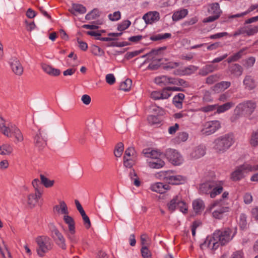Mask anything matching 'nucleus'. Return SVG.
<instances>
[{
	"instance_id": "obj_1",
	"label": "nucleus",
	"mask_w": 258,
	"mask_h": 258,
	"mask_svg": "<svg viewBox=\"0 0 258 258\" xmlns=\"http://www.w3.org/2000/svg\"><path fill=\"white\" fill-rule=\"evenodd\" d=\"M231 230L229 228H224L216 230L212 236L207 237L204 242L201 244L202 249L206 247L215 250L221 245H224L233 238Z\"/></svg>"
},
{
	"instance_id": "obj_2",
	"label": "nucleus",
	"mask_w": 258,
	"mask_h": 258,
	"mask_svg": "<svg viewBox=\"0 0 258 258\" xmlns=\"http://www.w3.org/2000/svg\"><path fill=\"white\" fill-rule=\"evenodd\" d=\"M0 131L7 137H14L16 143L22 142L24 140L22 132L16 125L12 122L6 124L5 120L2 117H0Z\"/></svg>"
},
{
	"instance_id": "obj_3",
	"label": "nucleus",
	"mask_w": 258,
	"mask_h": 258,
	"mask_svg": "<svg viewBox=\"0 0 258 258\" xmlns=\"http://www.w3.org/2000/svg\"><path fill=\"white\" fill-rule=\"evenodd\" d=\"M223 190L222 184L218 181L209 180L201 183L199 191L201 194L210 195L211 198H215Z\"/></svg>"
},
{
	"instance_id": "obj_4",
	"label": "nucleus",
	"mask_w": 258,
	"mask_h": 258,
	"mask_svg": "<svg viewBox=\"0 0 258 258\" xmlns=\"http://www.w3.org/2000/svg\"><path fill=\"white\" fill-rule=\"evenodd\" d=\"M232 134H227L216 138L213 142V149L218 153L226 152L234 143Z\"/></svg>"
},
{
	"instance_id": "obj_5",
	"label": "nucleus",
	"mask_w": 258,
	"mask_h": 258,
	"mask_svg": "<svg viewBox=\"0 0 258 258\" xmlns=\"http://www.w3.org/2000/svg\"><path fill=\"white\" fill-rule=\"evenodd\" d=\"M35 241L37 245L36 252L37 254L40 257L44 256L46 253L48 252L52 248L51 240L48 236H38L36 238Z\"/></svg>"
},
{
	"instance_id": "obj_6",
	"label": "nucleus",
	"mask_w": 258,
	"mask_h": 258,
	"mask_svg": "<svg viewBox=\"0 0 258 258\" xmlns=\"http://www.w3.org/2000/svg\"><path fill=\"white\" fill-rule=\"evenodd\" d=\"M63 220L68 225V229L64 230L68 239L73 243L77 242V239L76 237L75 222L73 217L66 214L63 216Z\"/></svg>"
},
{
	"instance_id": "obj_7",
	"label": "nucleus",
	"mask_w": 258,
	"mask_h": 258,
	"mask_svg": "<svg viewBox=\"0 0 258 258\" xmlns=\"http://www.w3.org/2000/svg\"><path fill=\"white\" fill-rule=\"evenodd\" d=\"M256 107V104L252 101H246L238 104L234 109L235 113L240 116L242 114L251 115Z\"/></svg>"
},
{
	"instance_id": "obj_8",
	"label": "nucleus",
	"mask_w": 258,
	"mask_h": 258,
	"mask_svg": "<svg viewBox=\"0 0 258 258\" xmlns=\"http://www.w3.org/2000/svg\"><path fill=\"white\" fill-rule=\"evenodd\" d=\"M228 207L223 206L221 200L215 201L210 205L208 210L212 211L213 210L212 215L216 219H221L223 214L228 211Z\"/></svg>"
},
{
	"instance_id": "obj_9",
	"label": "nucleus",
	"mask_w": 258,
	"mask_h": 258,
	"mask_svg": "<svg viewBox=\"0 0 258 258\" xmlns=\"http://www.w3.org/2000/svg\"><path fill=\"white\" fill-rule=\"evenodd\" d=\"M47 134L46 130L40 128L33 137L34 145L39 150H43L47 145V141L45 138V135Z\"/></svg>"
},
{
	"instance_id": "obj_10",
	"label": "nucleus",
	"mask_w": 258,
	"mask_h": 258,
	"mask_svg": "<svg viewBox=\"0 0 258 258\" xmlns=\"http://www.w3.org/2000/svg\"><path fill=\"white\" fill-rule=\"evenodd\" d=\"M164 179L166 182L173 185L183 184L186 180L185 177L174 174L172 171H167L165 172Z\"/></svg>"
},
{
	"instance_id": "obj_11",
	"label": "nucleus",
	"mask_w": 258,
	"mask_h": 258,
	"mask_svg": "<svg viewBox=\"0 0 258 258\" xmlns=\"http://www.w3.org/2000/svg\"><path fill=\"white\" fill-rule=\"evenodd\" d=\"M250 172L249 164L244 163L237 167L235 170L231 173V178L233 181H238L245 177V174Z\"/></svg>"
},
{
	"instance_id": "obj_12",
	"label": "nucleus",
	"mask_w": 258,
	"mask_h": 258,
	"mask_svg": "<svg viewBox=\"0 0 258 258\" xmlns=\"http://www.w3.org/2000/svg\"><path fill=\"white\" fill-rule=\"evenodd\" d=\"M165 155L169 161L173 165H179L183 161L182 156L175 150L168 149L165 152Z\"/></svg>"
},
{
	"instance_id": "obj_13",
	"label": "nucleus",
	"mask_w": 258,
	"mask_h": 258,
	"mask_svg": "<svg viewBox=\"0 0 258 258\" xmlns=\"http://www.w3.org/2000/svg\"><path fill=\"white\" fill-rule=\"evenodd\" d=\"M221 127V123L218 120H212L207 122L203 129L204 134L207 135H211L215 133Z\"/></svg>"
},
{
	"instance_id": "obj_14",
	"label": "nucleus",
	"mask_w": 258,
	"mask_h": 258,
	"mask_svg": "<svg viewBox=\"0 0 258 258\" xmlns=\"http://www.w3.org/2000/svg\"><path fill=\"white\" fill-rule=\"evenodd\" d=\"M10 64L13 72L18 76H21L23 73V67L18 58L13 57L10 59Z\"/></svg>"
},
{
	"instance_id": "obj_15",
	"label": "nucleus",
	"mask_w": 258,
	"mask_h": 258,
	"mask_svg": "<svg viewBox=\"0 0 258 258\" xmlns=\"http://www.w3.org/2000/svg\"><path fill=\"white\" fill-rule=\"evenodd\" d=\"M52 237L59 247L62 249H66V239L63 234L56 228H54L52 230Z\"/></svg>"
},
{
	"instance_id": "obj_16",
	"label": "nucleus",
	"mask_w": 258,
	"mask_h": 258,
	"mask_svg": "<svg viewBox=\"0 0 258 258\" xmlns=\"http://www.w3.org/2000/svg\"><path fill=\"white\" fill-rule=\"evenodd\" d=\"M160 14L157 11H150L143 17V19L147 25L156 23L160 20Z\"/></svg>"
},
{
	"instance_id": "obj_17",
	"label": "nucleus",
	"mask_w": 258,
	"mask_h": 258,
	"mask_svg": "<svg viewBox=\"0 0 258 258\" xmlns=\"http://www.w3.org/2000/svg\"><path fill=\"white\" fill-rule=\"evenodd\" d=\"M155 82L161 87L169 84H176L174 81V78L167 77L166 76L156 77L155 79Z\"/></svg>"
},
{
	"instance_id": "obj_18",
	"label": "nucleus",
	"mask_w": 258,
	"mask_h": 258,
	"mask_svg": "<svg viewBox=\"0 0 258 258\" xmlns=\"http://www.w3.org/2000/svg\"><path fill=\"white\" fill-rule=\"evenodd\" d=\"M206 153L205 148L203 146H199L193 149L190 153L191 159H198L203 157Z\"/></svg>"
},
{
	"instance_id": "obj_19",
	"label": "nucleus",
	"mask_w": 258,
	"mask_h": 258,
	"mask_svg": "<svg viewBox=\"0 0 258 258\" xmlns=\"http://www.w3.org/2000/svg\"><path fill=\"white\" fill-rule=\"evenodd\" d=\"M170 186L168 184H165L162 182H157L152 184L150 189L154 191L159 194H163L169 189Z\"/></svg>"
},
{
	"instance_id": "obj_20",
	"label": "nucleus",
	"mask_w": 258,
	"mask_h": 258,
	"mask_svg": "<svg viewBox=\"0 0 258 258\" xmlns=\"http://www.w3.org/2000/svg\"><path fill=\"white\" fill-rule=\"evenodd\" d=\"M181 196L178 195L173 197V198L167 204L168 210L173 212L176 209L178 208L179 202L181 201Z\"/></svg>"
},
{
	"instance_id": "obj_21",
	"label": "nucleus",
	"mask_w": 258,
	"mask_h": 258,
	"mask_svg": "<svg viewBox=\"0 0 258 258\" xmlns=\"http://www.w3.org/2000/svg\"><path fill=\"white\" fill-rule=\"evenodd\" d=\"M243 83L245 88L248 90H252L256 86L254 80L251 76H246L243 80Z\"/></svg>"
},
{
	"instance_id": "obj_22",
	"label": "nucleus",
	"mask_w": 258,
	"mask_h": 258,
	"mask_svg": "<svg viewBox=\"0 0 258 258\" xmlns=\"http://www.w3.org/2000/svg\"><path fill=\"white\" fill-rule=\"evenodd\" d=\"M53 211L59 214H69L68 207L66 203L63 201H60L59 202V205H55L53 207Z\"/></svg>"
},
{
	"instance_id": "obj_23",
	"label": "nucleus",
	"mask_w": 258,
	"mask_h": 258,
	"mask_svg": "<svg viewBox=\"0 0 258 258\" xmlns=\"http://www.w3.org/2000/svg\"><path fill=\"white\" fill-rule=\"evenodd\" d=\"M42 69L46 73L51 76H57L60 73L59 70L53 68L51 66L46 64H42Z\"/></svg>"
},
{
	"instance_id": "obj_24",
	"label": "nucleus",
	"mask_w": 258,
	"mask_h": 258,
	"mask_svg": "<svg viewBox=\"0 0 258 258\" xmlns=\"http://www.w3.org/2000/svg\"><path fill=\"white\" fill-rule=\"evenodd\" d=\"M142 152L145 157L150 158H151V160L159 158V152L150 148L145 149L143 150Z\"/></svg>"
},
{
	"instance_id": "obj_25",
	"label": "nucleus",
	"mask_w": 258,
	"mask_h": 258,
	"mask_svg": "<svg viewBox=\"0 0 258 258\" xmlns=\"http://www.w3.org/2000/svg\"><path fill=\"white\" fill-rule=\"evenodd\" d=\"M148 166L153 169H159L163 167L165 163L160 158L155 159L148 162Z\"/></svg>"
},
{
	"instance_id": "obj_26",
	"label": "nucleus",
	"mask_w": 258,
	"mask_h": 258,
	"mask_svg": "<svg viewBox=\"0 0 258 258\" xmlns=\"http://www.w3.org/2000/svg\"><path fill=\"white\" fill-rule=\"evenodd\" d=\"M229 71L234 76L239 77L243 73L242 67L237 63L232 64L229 67Z\"/></svg>"
},
{
	"instance_id": "obj_27",
	"label": "nucleus",
	"mask_w": 258,
	"mask_h": 258,
	"mask_svg": "<svg viewBox=\"0 0 258 258\" xmlns=\"http://www.w3.org/2000/svg\"><path fill=\"white\" fill-rule=\"evenodd\" d=\"M13 148L9 144H4L0 146V155L9 156L12 154Z\"/></svg>"
},
{
	"instance_id": "obj_28",
	"label": "nucleus",
	"mask_w": 258,
	"mask_h": 258,
	"mask_svg": "<svg viewBox=\"0 0 258 258\" xmlns=\"http://www.w3.org/2000/svg\"><path fill=\"white\" fill-rule=\"evenodd\" d=\"M70 13L74 15H76V13L84 14L86 12V9L83 5L80 4H73L71 9L69 10Z\"/></svg>"
},
{
	"instance_id": "obj_29",
	"label": "nucleus",
	"mask_w": 258,
	"mask_h": 258,
	"mask_svg": "<svg viewBox=\"0 0 258 258\" xmlns=\"http://www.w3.org/2000/svg\"><path fill=\"white\" fill-rule=\"evenodd\" d=\"M208 11L209 14L214 15H219V17H220L221 13L219 5L217 3L210 4Z\"/></svg>"
},
{
	"instance_id": "obj_30",
	"label": "nucleus",
	"mask_w": 258,
	"mask_h": 258,
	"mask_svg": "<svg viewBox=\"0 0 258 258\" xmlns=\"http://www.w3.org/2000/svg\"><path fill=\"white\" fill-rule=\"evenodd\" d=\"M192 207L195 212L199 214L204 209V202L200 199L196 200L192 203Z\"/></svg>"
},
{
	"instance_id": "obj_31",
	"label": "nucleus",
	"mask_w": 258,
	"mask_h": 258,
	"mask_svg": "<svg viewBox=\"0 0 258 258\" xmlns=\"http://www.w3.org/2000/svg\"><path fill=\"white\" fill-rule=\"evenodd\" d=\"M234 105L235 104L233 102H228L221 105H217L216 112L219 114L224 112L233 107Z\"/></svg>"
},
{
	"instance_id": "obj_32",
	"label": "nucleus",
	"mask_w": 258,
	"mask_h": 258,
	"mask_svg": "<svg viewBox=\"0 0 258 258\" xmlns=\"http://www.w3.org/2000/svg\"><path fill=\"white\" fill-rule=\"evenodd\" d=\"M185 98L183 93H178L175 95L173 99V103L178 108H181L182 107V102Z\"/></svg>"
},
{
	"instance_id": "obj_33",
	"label": "nucleus",
	"mask_w": 258,
	"mask_h": 258,
	"mask_svg": "<svg viewBox=\"0 0 258 258\" xmlns=\"http://www.w3.org/2000/svg\"><path fill=\"white\" fill-rule=\"evenodd\" d=\"M231 85V83L229 81H222L217 83L214 87V90L217 92L223 91L229 88Z\"/></svg>"
},
{
	"instance_id": "obj_34",
	"label": "nucleus",
	"mask_w": 258,
	"mask_h": 258,
	"mask_svg": "<svg viewBox=\"0 0 258 258\" xmlns=\"http://www.w3.org/2000/svg\"><path fill=\"white\" fill-rule=\"evenodd\" d=\"M188 13V11L186 9H183L180 11L175 12L172 16V19L174 21H177L184 18Z\"/></svg>"
},
{
	"instance_id": "obj_35",
	"label": "nucleus",
	"mask_w": 258,
	"mask_h": 258,
	"mask_svg": "<svg viewBox=\"0 0 258 258\" xmlns=\"http://www.w3.org/2000/svg\"><path fill=\"white\" fill-rule=\"evenodd\" d=\"M249 143L252 147L258 146V131L253 132L251 133Z\"/></svg>"
},
{
	"instance_id": "obj_36",
	"label": "nucleus",
	"mask_w": 258,
	"mask_h": 258,
	"mask_svg": "<svg viewBox=\"0 0 258 258\" xmlns=\"http://www.w3.org/2000/svg\"><path fill=\"white\" fill-rule=\"evenodd\" d=\"M40 178L41 183L46 188L52 187L54 184V180H49L43 174H40Z\"/></svg>"
},
{
	"instance_id": "obj_37",
	"label": "nucleus",
	"mask_w": 258,
	"mask_h": 258,
	"mask_svg": "<svg viewBox=\"0 0 258 258\" xmlns=\"http://www.w3.org/2000/svg\"><path fill=\"white\" fill-rule=\"evenodd\" d=\"M124 146L122 143H118L115 146L114 154L115 157H120L123 151Z\"/></svg>"
},
{
	"instance_id": "obj_38",
	"label": "nucleus",
	"mask_w": 258,
	"mask_h": 258,
	"mask_svg": "<svg viewBox=\"0 0 258 258\" xmlns=\"http://www.w3.org/2000/svg\"><path fill=\"white\" fill-rule=\"evenodd\" d=\"M171 36V34L169 33H166L164 34H158L156 35H154L151 36L150 39L153 41H158L162 39H165L167 38H170Z\"/></svg>"
},
{
	"instance_id": "obj_39",
	"label": "nucleus",
	"mask_w": 258,
	"mask_h": 258,
	"mask_svg": "<svg viewBox=\"0 0 258 258\" xmlns=\"http://www.w3.org/2000/svg\"><path fill=\"white\" fill-rule=\"evenodd\" d=\"M132 81L131 79H127L120 85V89L124 91H129L132 86Z\"/></svg>"
},
{
	"instance_id": "obj_40",
	"label": "nucleus",
	"mask_w": 258,
	"mask_h": 258,
	"mask_svg": "<svg viewBox=\"0 0 258 258\" xmlns=\"http://www.w3.org/2000/svg\"><path fill=\"white\" fill-rule=\"evenodd\" d=\"M220 77L219 74L212 75L208 77L206 79V83L208 85L213 84L214 83L218 81Z\"/></svg>"
},
{
	"instance_id": "obj_41",
	"label": "nucleus",
	"mask_w": 258,
	"mask_h": 258,
	"mask_svg": "<svg viewBox=\"0 0 258 258\" xmlns=\"http://www.w3.org/2000/svg\"><path fill=\"white\" fill-rule=\"evenodd\" d=\"M92 53L95 56H101L104 54V51L99 47L96 45H93L91 47Z\"/></svg>"
},
{
	"instance_id": "obj_42",
	"label": "nucleus",
	"mask_w": 258,
	"mask_h": 258,
	"mask_svg": "<svg viewBox=\"0 0 258 258\" xmlns=\"http://www.w3.org/2000/svg\"><path fill=\"white\" fill-rule=\"evenodd\" d=\"M130 177L131 179L133 180L134 184L136 186H139L140 185V181L139 178L137 177V174L135 172V171L133 169L130 173Z\"/></svg>"
},
{
	"instance_id": "obj_43",
	"label": "nucleus",
	"mask_w": 258,
	"mask_h": 258,
	"mask_svg": "<svg viewBox=\"0 0 258 258\" xmlns=\"http://www.w3.org/2000/svg\"><path fill=\"white\" fill-rule=\"evenodd\" d=\"M180 63L179 62L170 61L165 63L163 68L164 70H170L178 67Z\"/></svg>"
},
{
	"instance_id": "obj_44",
	"label": "nucleus",
	"mask_w": 258,
	"mask_h": 258,
	"mask_svg": "<svg viewBox=\"0 0 258 258\" xmlns=\"http://www.w3.org/2000/svg\"><path fill=\"white\" fill-rule=\"evenodd\" d=\"M99 16V12L96 9H94L90 13L87 14L85 19L88 20L95 19Z\"/></svg>"
},
{
	"instance_id": "obj_45",
	"label": "nucleus",
	"mask_w": 258,
	"mask_h": 258,
	"mask_svg": "<svg viewBox=\"0 0 258 258\" xmlns=\"http://www.w3.org/2000/svg\"><path fill=\"white\" fill-rule=\"evenodd\" d=\"M131 22L129 20L123 21L121 23L118 25L117 30L120 31H123L127 29L131 25Z\"/></svg>"
},
{
	"instance_id": "obj_46",
	"label": "nucleus",
	"mask_w": 258,
	"mask_h": 258,
	"mask_svg": "<svg viewBox=\"0 0 258 258\" xmlns=\"http://www.w3.org/2000/svg\"><path fill=\"white\" fill-rule=\"evenodd\" d=\"M165 47H160L157 49H152L149 53H147L145 55H143V57H148V59H150L151 57V59H153V56L154 55L158 54L159 52L161 51V50L164 49Z\"/></svg>"
},
{
	"instance_id": "obj_47",
	"label": "nucleus",
	"mask_w": 258,
	"mask_h": 258,
	"mask_svg": "<svg viewBox=\"0 0 258 258\" xmlns=\"http://www.w3.org/2000/svg\"><path fill=\"white\" fill-rule=\"evenodd\" d=\"M37 201L34 194H30L28 196L27 204L30 208H33L37 204Z\"/></svg>"
},
{
	"instance_id": "obj_48",
	"label": "nucleus",
	"mask_w": 258,
	"mask_h": 258,
	"mask_svg": "<svg viewBox=\"0 0 258 258\" xmlns=\"http://www.w3.org/2000/svg\"><path fill=\"white\" fill-rule=\"evenodd\" d=\"M188 135L186 133H179L176 137V141L178 143L185 142L188 139Z\"/></svg>"
},
{
	"instance_id": "obj_49",
	"label": "nucleus",
	"mask_w": 258,
	"mask_h": 258,
	"mask_svg": "<svg viewBox=\"0 0 258 258\" xmlns=\"http://www.w3.org/2000/svg\"><path fill=\"white\" fill-rule=\"evenodd\" d=\"M141 241L142 246H147L150 244V239L146 234H143L142 235H141Z\"/></svg>"
},
{
	"instance_id": "obj_50",
	"label": "nucleus",
	"mask_w": 258,
	"mask_h": 258,
	"mask_svg": "<svg viewBox=\"0 0 258 258\" xmlns=\"http://www.w3.org/2000/svg\"><path fill=\"white\" fill-rule=\"evenodd\" d=\"M108 17L109 19L111 21H118L120 19L121 14L119 11H116L114 12L112 14H109Z\"/></svg>"
},
{
	"instance_id": "obj_51",
	"label": "nucleus",
	"mask_w": 258,
	"mask_h": 258,
	"mask_svg": "<svg viewBox=\"0 0 258 258\" xmlns=\"http://www.w3.org/2000/svg\"><path fill=\"white\" fill-rule=\"evenodd\" d=\"M239 225L241 229H244L247 225L246 216L244 214H241L239 218Z\"/></svg>"
},
{
	"instance_id": "obj_52",
	"label": "nucleus",
	"mask_w": 258,
	"mask_h": 258,
	"mask_svg": "<svg viewBox=\"0 0 258 258\" xmlns=\"http://www.w3.org/2000/svg\"><path fill=\"white\" fill-rule=\"evenodd\" d=\"M81 215L84 221L85 227L87 229L89 228L91 226V222L88 216L86 214L85 212L81 214Z\"/></svg>"
},
{
	"instance_id": "obj_53",
	"label": "nucleus",
	"mask_w": 258,
	"mask_h": 258,
	"mask_svg": "<svg viewBox=\"0 0 258 258\" xmlns=\"http://www.w3.org/2000/svg\"><path fill=\"white\" fill-rule=\"evenodd\" d=\"M147 246H143L141 249V253L144 258H150L151 256V253Z\"/></svg>"
},
{
	"instance_id": "obj_54",
	"label": "nucleus",
	"mask_w": 258,
	"mask_h": 258,
	"mask_svg": "<svg viewBox=\"0 0 258 258\" xmlns=\"http://www.w3.org/2000/svg\"><path fill=\"white\" fill-rule=\"evenodd\" d=\"M258 32V26H253L252 27L245 28V34L247 35L250 36L254 35Z\"/></svg>"
},
{
	"instance_id": "obj_55",
	"label": "nucleus",
	"mask_w": 258,
	"mask_h": 258,
	"mask_svg": "<svg viewBox=\"0 0 258 258\" xmlns=\"http://www.w3.org/2000/svg\"><path fill=\"white\" fill-rule=\"evenodd\" d=\"M178 209L183 213H186L187 212V206L181 198V201L178 206Z\"/></svg>"
},
{
	"instance_id": "obj_56",
	"label": "nucleus",
	"mask_w": 258,
	"mask_h": 258,
	"mask_svg": "<svg viewBox=\"0 0 258 258\" xmlns=\"http://www.w3.org/2000/svg\"><path fill=\"white\" fill-rule=\"evenodd\" d=\"M255 61V59L254 57H249L245 60V63L244 65L247 68H251L253 66Z\"/></svg>"
},
{
	"instance_id": "obj_57",
	"label": "nucleus",
	"mask_w": 258,
	"mask_h": 258,
	"mask_svg": "<svg viewBox=\"0 0 258 258\" xmlns=\"http://www.w3.org/2000/svg\"><path fill=\"white\" fill-rule=\"evenodd\" d=\"M217 104L209 105L201 108V110L205 112H208L215 110L217 108Z\"/></svg>"
},
{
	"instance_id": "obj_58",
	"label": "nucleus",
	"mask_w": 258,
	"mask_h": 258,
	"mask_svg": "<svg viewBox=\"0 0 258 258\" xmlns=\"http://www.w3.org/2000/svg\"><path fill=\"white\" fill-rule=\"evenodd\" d=\"M123 165L126 168H131L134 164V161L131 159L126 157L125 156L123 157Z\"/></svg>"
},
{
	"instance_id": "obj_59",
	"label": "nucleus",
	"mask_w": 258,
	"mask_h": 258,
	"mask_svg": "<svg viewBox=\"0 0 258 258\" xmlns=\"http://www.w3.org/2000/svg\"><path fill=\"white\" fill-rule=\"evenodd\" d=\"M32 184L35 189V191L42 189L39 180L38 178L34 179L32 182Z\"/></svg>"
},
{
	"instance_id": "obj_60",
	"label": "nucleus",
	"mask_w": 258,
	"mask_h": 258,
	"mask_svg": "<svg viewBox=\"0 0 258 258\" xmlns=\"http://www.w3.org/2000/svg\"><path fill=\"white\" fill-rule=\"evenodd\" d=\"M169 91H170V90H169L168 87L162 89V91L161 92V94L162 95V99H167L171 96V93H169Z\"/></svg>"
},
{
	"instance_id": "obj_61",
	"label": "nucleus",
	"mask_w": 258,
	"mask_h": 258,
	"mask_svg": "<svg viewBox=\"0 0 258 258\" xmlns=\"http://www.w3.org/2000/svg\"><path fill=\"white\" fill-rule=\"evenodd\" d=\"M105 80L106 82L109 85H113L115 82V78L112 74H107L106 76Z\"/></svg>"
},
{
	"instance_id": "obj_62",
	"label": "nucleus",
	"mask_w": 258,
	"mask_h": 258,
	"mask_svg": "<svg viewBox=\"0 0 258 258\" xmlns=\"http://www.w3.org/2000/svg\"><path fill=\"white\" fill-rule=\"evenodd\" d=\"M142 52L141 50L135 51L133 52H128L125 54V58L127 59H130L139 54Z\"/></svg>"
},
{
	"instance_id": "obj_63",
	"label": "nucleus",
	"mask_w": 258,
	"mask_h": 258,
	"mask_svg": "<svg viewBox=\"0 0 258 258\" xmlns=\"http://www.w3.org/2000/svg\"><path fill=\"white\" fill-rule=\"evenodd\" d=\"M81 101L84 104L88 105L90 103L91 101V98L89 95L84 94L81 97Z\"/></svg>"
},
{
	"instance_id": "obj_64",
	"label": "nucleus",
	"mask_w": 258,
	"mask_h": 258,
	"mask_svg": "<svg viewBox=\"0 0 258 258\" xmlns=\"http://www.w3.org/2000/svg\"><path fill=\"white\" fill-rule=\"evenodd\" d=\"M204 67L209 73H212L213 72L217 71L219 69L217 66H215L213 64H207Z\"/></svg>"
}]
</instances>
